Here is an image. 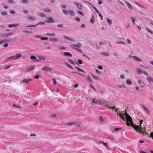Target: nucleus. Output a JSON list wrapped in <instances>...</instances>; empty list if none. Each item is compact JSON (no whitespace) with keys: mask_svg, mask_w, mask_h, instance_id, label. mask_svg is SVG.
<instances>
[{"mask_svg":"<svg viewBox=\"0 0 153 153\" xmlns=\"http://www.w3.org/2000/svg\"><path fill=\"white\" fill-rule=\"evenodd\" d=\"M99 119L100 122H103V120L102 117H100Z\"/></svg>","mask_w":153,"mask_h":153,"instance_id":"052dcab7","label":"nucleus"},{"mask_svg":"<svg viewBox=\"0 0 153 153\" xmlns=\"http://www.w3.org/2000/svg\"><path fill=\"white\" fill-rule=\"evenodd\" d=\"M99 103L101 104V105H103L104 104H105L104 106H106L107 108H109L111 109H116L117 110L116 111H117V109H116V107L115 106H113V107L112 106H109L108 105H107L106 104V102L105 101H103L102 100H100L99 102Z\"/></svg>","mask_w":153,"mask_h":153,"instance_id":"f03ea898","label":"nucleus"},{"mask_svg":"<svg viewBox=\"0 0 153 153\" xmlns=\"http://www.w3.org/2000/svg\"><path fill=\"white\" fill-rule=\"evenodd\" d=\"M49 40L51 41L57 42L58 41V39L56 38H50L49 39Z\"/></svg>","mask_w":153,"mask_h":153,"instance_id":"5701e85b","label":"nucleus"},{"mask_svg":"<svg viewBox=\"0 0 153 153\" xmlns=\"http://www.w3.org/2000/svg\"><path fill=\"white\" fill-rule=\"evenodd\" d=\"M95 21V17L93 15H91V18L90 19V22H91L94 24Z\"/></svg>","mask_w":153,"mask_h":153,"instance_id":"a211bd4d","label":"nucleus"},{"mask_svg":"<svg viewBox=\"0 0 153 153\" xmlns=\"http://www.w3.org/2000/svg\"><path fill=\"white\" fill-rule=\"evenodd\" d=\"M19 24H10L8 25V26L10 28L13 27H16L18 26Z\"/></svg>","mask_w":153,"mask_h":153,"instance_id":"dca6fc26","label":"nucleus"},{"mask_svg":"<svg viewBox=\"0 0 153 153\" xmlns=\"http://www.w3.org/2000/svg\"><path fill=\"white\" fill-rule=\"evenodd\" d=\"M77 12L79 14L82 16H83L84 15V13L79 11L78 10Z\"/></svg>","mask_w":153,"mask_h":153,"instance_id":"c03bdc74","label":"nucleus"},{"mask_svg":"<svg viewBox=\"0 0 153 153\" xmlns=\"http://www.w3.org/2000/svg\"><path fill=\"white\" fill-rule=\"evenodd\" d=\"M137 73L138 75L141 74L143 73V71L141 69L137 68Z\"/></svg>","mask_w":153,"mask_h":153,"instance_id":"4468645a","label":"nucleus"},{"mask_svg":"<svg viewBox=\"0 0 153 153\" xmlns=\"http://www.w3.org/2000/svg\"><path fill=\"white\" fill-rule=\"evenodd\" d=\"M43 11L45 12L50 13L51 12V10L50 9H44L43 10Z\"/></svg>","mask_w":153,"mask_h":153,"instance_id":"bb28decb","label":"nucleus"},{"mask_svg":"<svg viewBox=\"0 0 153 153\" xmlns=\"http://www.w3.org/2000/svg\"><path fill=\"white\" fill-rule=\"evenodd\" d=\"M23 32L27 33H32L31 32H30V31H27V30H23Z\"/></svg>","mask_w":153,"mask_h":153,"instance_id":"e2e57ef3","label":"nucleus"},{"mask_svg":"<svg viewBox=\"0 0 153 153\" xmlns=\"http://www.w3.org/2000/svg\"><path fill=\"white\" fill-rule=\"evenodd\" d=\"M76 5L77 8L80 10H82L83 9L82 7L81 4L77 2H75L74 3Z\"/></svg>","mask_w":153,"mask_h":153,"instance_id":"0eeeda50","label":"nucleus"},{"mask_svg":"<svg viewBox=\"0 0 153 153\" xmlns=\"http://www.w3.org/2000/svg\"><path fill=\"white\" fill-rule=\"evenodd\" d=\"M12 66H13V65H9L8 66H6L5 68L4 69L5 70H7L9 68H10Z\"/></svg>","mask_w":153,"mask_h":153,"instance_id":"864d4df0","label":"nucleus"},{"mask_svg":"<svg viewBox=\"0 0 153 153\" xmlns=\"http://www.w3.org/2000/svg\"><path fill=\"white\" fill-rule=\"evenodd\" d=\"M84 2H85V3H88L89 4H90V5L91 6V7H93V8L96 11V12L97 13H99V12L98 11V10L95 7H94V6L91 3H90L88 1H85Z\"/></svg>","mask_w":153,"mask_h":153,"instance_id":"1a4fd4ad","label":"nucleus"},{"mask_svg":"<svg viewBox=\"0 0 153 153\" xmlns=\"http://www.w3.org/2000/svg\"><path fill=\"white\" fill-rule=\"evenodd\" d=\"M131 19L132 20V22L134 24H135V21L136 20V19L134 17H131Z\"/></svg>","mask_w":153,"mask_h":153,"instance_id":"c85d7f7f","label":"nucleus"},{"mask_svg":"<svg viewBox=\"0 0 153 153\" xmlns=\"http://www.w3.org/2000/svg\"><path fill=\"white\" fill-rule=\"evenodd\" d=\"M27 18L28 19H31L32 20H35L36 19V18L34 17L28 16Z\"/></svg>","mask_w":153,"mask_h":153,"instance_id":"393cba45","label":"nucleus"},{"mask_svg":"<svg viewBox=\"0 0 153 153\" xmlns=\"http://www.w3.org/2000/svg\"><path fill=\"white\" fill-rule=\"evenodd\" d=\"M45 24V22H39L37 23V25H44Z\"/></svg>","mask_w":153,"mask_h":153,"instance_id":"79ce46f5","label":"nucleus"},{"mask_svg":"<svg viewBox=\"0 0 153 153\" xmlns=\"http://www.w3.org/2000/svg\"><path fill=\"white\" fill-rule=\"evenodd\" d=\"M78 63L80 64V65H82V61L81 59H79L78 60Z\"/></svg>","mask_w":153,"mask_h":153,"instance_id":"49530a36","label":"nucleus"},{"mask_svg":"<svg viewBox=\"0 0 153 153\" xmlns=\"http://www.w3.org/2000/svg\"><path fill=\"white\" fill-rule=\"evenodd\" d=\"M72 46H73L76 47L78 48H79L81 47L82 45H81V44L80 43H78L76 45H75V44L73 45Z\"/></svg>","mask_w":153,"mask_h":153,"instance_id":"aec40b11","label":"nucleus"},{"mask_svg":"<svg viewBox=\"0 0 153 153\" xmlns=\"http://www.w3.org/2000/svg\"><path fill=\"white\" fill-rule=\"evenodd\" d=\"M69 13L71 16H74L75 14L74 12L72 10H70L69 11Z\"/></svg>","mask_w":153,"mask_h":153,"instance_id":"7c9ffc66","label":"nucleus"},{"mask_svg":"<svg viewBox=\"0 0 153 153\" xmlns=\"http://www.w3.org/2000/svg\"><path fill=\"white\" fill-rule=\"evenodd\" d=\"M71 47L72 48H73L74 49H75L76 50H77V51H78L79 52H80V53H83V52L81 50H79V49H78L77 48H74L73 47H72V46H71Z\"/></svg>","mask_w":153,"mask_h":153,"instance_id":"58836bf2","label":"nucleus"},{"mask_svg":"<svg viewBox=\"0 0 153 153\" xmlns=\"http://www.w3.org/2000/svg\"><path fill=\"white\" fill-rule=\"evenodd\" d=\"M63 55L65 56H68L69 57H72V55L69 52H65L63 53Z\"/></svg>","mask_w":153,"mask_h":153,"instance_id":"6e6552de","label":"nucleus"},{"mask_svg":"<svg viewBox=\"0 0 153 153\" xmlns=\"http://www.w3.org/2000/svg\"><path fill=\"white\" fill-rule=\"evenodd\" d=\"M32 79H23L22 81L20 82V83H24V82L26 83L27 84L30 81L32 80Z\"/></svg>","mask_w":153,"mask_h":153,"instance_id":"39448f33","label":"nucleus"},{"mask_svg":"<svg viewBox=\"0 0 153 153\" xmlns=\"http://www.w3.org/2000/svg\"><path fill=\"white\" fill-rule=\"evenodd\" d=\"M58 47L59 48V50L65 49L66 48V47L62 46H59Z\"/></svg>","mask_w":153,"mask_h":153,"instance_id":"a19ab883","label":"nucleus"},{"mask_svg":"<svg viewBox=\"0 0 153 153\" xmlns=\"http://www.w3.org/2000/svg\"><path fill=\"white\" fill-rule=\"evenodd\" d=\"M22 56V54L21 53H17L16 54V56H13L7 58L8 59H10L12 58H14V60L18 59V58L21 57Z\"/></svg>","mask_w":153,"mask_h":153,"instance_id":"20e7f679","label":"nucleus"},{"mask_svg":"<svg viewBox=\"0 0 153 153\" xmlns=\"http://www.w3.org/2000/svg\"><path fill=\"white\" fill-rule=\"evenodd\" d=\"M64 37L65 39H67L69 40H70V38L68 37H67V36H64Z\"/></svg>","mask_w":153,"mask_h":153,"instance_id":"338daca9","label":"nucleus"},{"mask_svg":"<svg viewBox=\"0 0 153 153\" xmlns=\"http://www.w3.org/2000/svg\"><path fill=\"white\" fill-rule=\"evenodd\" d=\"M8 2L10 3H15V1L13 0H9L8 1Z\"/></svg>","mask_w":153,"mask_h":153,"instance_id":"603ef678","label":"nucleus"},{"mask_svg":"<svg viewBox=\"0 0 153 153\" xmlns=\"http://www.w3.org/2000/svg\"><path fill=\"white\" fill-rule=\"evenodd\" d=\"M134 57L133 59L134 61L138 62H141V59L137 56H134Z\"/></svg>","mask_w":153,"mask_h":153,"instance_id":"ddd939ff","label":"nucleus"},{"mask_svg":"<svg viewBox=\"0 0 153 153\" xmlns=\"http://www.w3.org/2000/svg\"><path fill=\"white\" fill-rule=\"evenodd\" d=\"M38 15L39 16H41L43 18H46L47 17V16L45 14H44V13H38Z\"/></svg>","mask_w":153,"mask_h":153,"instance_id":"f3484780","label":"nucleus"},{"mask_svg":"<svg viewBox=\"0 0 153 153\" xmlns=\"http://www.w3.org/2000/svg\"><path fill=\"white\" fill-rule=\"evenodd\" d=\"M62 12L64 14H65L66 15H68V13H69V12L65 10H63Z\"/></svg>","mask_w":153,"mask_h":153,"instance_id":"c9c22d12","label":"nucleus"},{"mask_svg":"<svg viewBox=\"0 0 153 153\" xmlns=\"http://www.w3.org/2000/svg\"><path fill=\"white\" fill-rule=\"evenodd\" d=\"M21 1L24 3H28V0H22Z\"/></svg>","mask_w":153,"mask_h":153,"instance_id":"09e8293b","label":"nucleus"},{"mask_svg":"<svg viewBox=\"0 0 153 153\" xmlns=\"http://www.w3.org/2000/svg\"><path fill=\"white\" fill-rule=\"evenodd\" d=\"M120 78L121 79H124V78H125V76L123 75H120Z\"/></svg>","mask_w":153,"mask_h":153,"instance_id":"0e129e2a","label":"nucleus"},{"mask_svg":"<svg viewBox=\"0 0 153 153\" xmlns=\"http://www.w3.org/2000/svg\"><path fill=\"white\" fill-rule=\"evenodd\" d=\"M13 105L14 107L17 108H20V107L18 105H16L15 104H13Z\"/></svg>","mask_w":153,"mask_h":153,"instance_id":"de8ad7c7","label":"nucleus"},{"mask_svg":"<svg viewBox=\"0 0 153 153\" xmlns=\"http://www.w3.org/2000/svg\"><path fill=\"white\" fill-rule=\"evenodd\" d=\"M52 80L53 81V83L55 85H56V81L54 79H53Z\"/></svg>","mask_w":153,"mask_h":153,"instance_id":"bf43d9fd","label":"nucleus"},{"mask_svg":"<svg viewBox=\"0 0 153 153\" xmlns=\"http://www.w3.org/2000/svg\"><path fill=\"white\" fill-rule=\"evenodd\" d=\"M10 39H4V40L1 41V42H9L10 41Z\"/></svg>","mask_w":153,"mask_h":153,"instance_id":"f704fd0d","label":"nucleus"},{"mask_svg":"<svg viewBox=\"0 0 153 153\" xmlns=\"http://www.w3.org/2000/svg\"><path fill=\"white\" fill-rule=\"evenodd\" d=\"M35 69V67L33 66H32L31 67H27V68L26 70V72H28L31 70H33Z\"/></svg>","mask_w":153,"mask_h":153,"instance_id":"f8f14e48","label":"nucleus"},{"mask_svg":"<svg viewBox=\"0 0 153 153\" xmlns=\"http://www.w3.org/2000/svg\"><path fill=\"white\" fill-rule=\"evenodd\" d=\"M106 21L107 23L110 25H111L112 23V21L111 19L108 18H106Z\"/></svg>","mask_w":153,"mask_h":153,"instance_id":"412c9836","label":"nucleus"},{"mask_svg":"<svg viewBox=\"0 0 153 153\" xmlns=\"http://www.w3.org/2000/svg\"><path fill=\"white\" fill-rule=\"evenodd\" d=\"M91 76H92V78L94 79H95V80H98L99 79V78L96 76H94V75L92 74H91Z\"/></svg>","mask_w":153,"mask_h":153,"instance_id":"b1692460","label":"nucleus"},{"mask_svg":"<svg viewBox=\"0 0 153 153\" xmlns=\"http://www.w3.org/2000/svg\"><path fill=\"white\" fill-rule=\"evenodd\" d=\"M142 106L143 107V109H144V110L145 111H146L149 114V111H148V109H147V108L146 107H145V106H144V105H142Z\"/></svg>","mask_w":153,"mask_h":153,"instance_id":"c756f323","label":"nucleus"},{"mask_svg":"<svg viewBox=\"0 0 153 153\" xmlns=\"http://www.w3.org/2000/svg\"><path fill=\"white\" fill-rule=\"evenodd\" d=\"M125 2L127 5L128 8L131 10L133 9V7L127 1H125Z\"/></svg>","mask_w":153,"mask_h":153,"instance_id":"9b49d317","label":"nucleus"},{"mask_svg":"<svg viewBox=\"0 0 153 153\" xmlns=\"http://www.w3.org/2000/svg\"><path fill=\"white\" fill-rule=\"evenodd\" d=\"M75 68L79 71L82 72L84 73H85V71H84L83 70H82V69L78 67L77 66H75Z\"/></svg>","mask_w":153,"mask_h":153,"instance_id":"a878e982","label":"nucleus"},{"mask_svg":"<svg viewBox=\"0 0 153 153\" xmlns=\"http://www.w3.org/2000/svg\"><path fill=\"white\" fill-rule=\"evenodd\" d=\"M140 125H141V124H142V123H143V120H140ZM139 128H141V129H139V130H136L134 128L136 131H137L138 132H139L140 133H143V132L142 131V127H141V126H140V127H139Z\"/></svg>","mask_w":153,"mask_h":153,"instance_id":"9d476101","label":"nucleus"},{"mask_svg":"<svg viewBox=\"0 0 153 153\" xmlns=\"http://www.w3.org/2000/svg\"><path fill=\"white\" fill-rule=\"evenodd\" d=\"M146 79L149 82H153V79L151 76L148 77L146 78Z\"/></svg>","mask_w":153,"mask_h":153,"instance_id":"6ab92c4d","label":"nucleus"},{"mask_svg":"<svg viewBox=\"0 0 153 153\" xmlns=\"http://www.w3.org/2000/svg\"><path fill=\"white\" fill-rule=\"evenodd\" d=\"M30 58L32 59H36V57L33 56H31L30 57Z\"/></svg>","mask_w":153,"mask_h":153,"instance_id":"3c124183","label":"nucleus"},{"mask_svg":"<svg viewBox=\"0 0 153 153\" xmlns=\"http://www.w3.org/2000/svg\"><path fill=\"white\" fill-rule=\"evenodd\" d=\"M117 109V114L119 115V116L124 121H125L126 120H127L126 122V125L127 126H131L133 128H134L136 130H139L141 129V128H140L139 127V126H136V125H134V123H133L132 119L131 118V117L130 115H129L128 114H126V112L125 110H123V113H125L123 114V115L126 116V118L124 117L123 114H122L121 113H120L119 114L118 113V110L119 109ZM116 110V112L117 110Z\"/></svg>","mask_w":153,"mask_h":153,"instance_id":"f257e3e1","label":"nucleus"},{"mask_svg":"<svg viewBox=\"0 0 153 153\" xmlns=\"http://www.w3.org/2000/svg\"><path fill=\"white\" fill-rule=\"evenodd\" d=\"M48 39V38L45 37H41V39L42 40H47Z\"/></svg>","mask_w":153,"mask_h":153,"instance_id":"ea45409f","label":"nucleus"},{"mask_svg":"<svg viewBox=\"0 0 153 153\" xmlns=\"http://www.w3.org/2000/svg\"><path fill=\"white\" fill-rule=\"evenodd\" d=\"M56 36V34L54 33H51V35H50V36Z\"/></svg>","mask_w":153,"mask_h":153,"instance_id":"774afa93","label":"nucleus"},{"mask_svg":"<svg viewBox=\"0 0 153 153\" xmlns=\"http://www.w3.org/2000/svg\"><path fill=\"white\" fill-rule=\"evenodd\" d=\"M65 64L66 65H67L71 69H74L73 68L71 65H69L67 63H65Z\"/></svg>","mask_w":153,"mask_h":153,"instance_id":"a18cd8bd","label":"nucleus"},{"mask_svg":"<svg viewBox=\"0 0 153 153\" xmlns=\"http://www.w3.org/2000/svg\"><path fill=\"white\" fill-rule=\"evenodd\" d=\"M1 15L2 16H7L8 13H7L6 12H2L1 13Z\"/></svg>","mask_w":153,"mask_h":153,"instance_id":"e433bc0d","label":"nucleus"},{"mask_svg":"<svg viewBox=\"0 0 153 153\" xmlns=\"http://www.w3.org/2000/svg\"><path fill=\"white\" fill-rule=\"evenodd\" d=\"M75 20L78 22H79L80 21L79 18L78 17H75Z\"/></svg>","mask_w":153,"mask_h":153,"instance_id":"8fccbe9b","label":"nucleus"},{"mask_svg":"<svg viewBox=\"0 0 153 153\" xmlns=\"http://www.w3.org/2000/svg\"><path fill=\"white\" fill-rule=\"evenodd\" d=\"M45 22L47 23H54L55 21L51 17H48L47 19V20H45Z\"/></svg>","mask_w":153,"mask_h":153,"instance_id":"7ed1b4c3","label":"nucleus"},{"mask_svg":"<svg viewBox=\"0 0 153 153\" xmlns=\"http://www.w3.org/2000/svg\"><path fill=\"white\" fill-rule=\"evenodd\" d=\"M126 42H127V43L128 44H130L131 43V42L130 40L128 39H127Z\"/></svg>","mask_w":153,"mask_h":153,"instance_id":"6e6d98bb","label":"nucleus"},{"mask_svg":"<svg viewBox=\"0 0 153 153\" xmlns=\"http://www.w3.org/2000/svg\"><path fill=\"white\" fill-rule=\"evenodd\" d=\"M10 13L11 14H14L16 13V12L15 11L13 10H10Z\"/></svg>","mask_w":153,"mask_h":153,"instance_id":"5fc2aeb1","label":"nucleus"},{"mask_svg":"<svg viewBox=\"0 0 153 153\" xmlns=\"http://www.w3.org/2000/svg\"><path fill=\"white\" fill-rule=\"evenodd\" d=\"M97 68L99 69L102 70V69L103 67L102 65H99L98 66Z\"/></svg>","mask_w":153,"mask_h":153,"instance_id":"4d7b16f0","label":"nucleus"},{"mask_svg":"<svg viewBox=\"0 0 153 153\" xmlns=\"http://www.w3.org/2000/svg\"><path fill=\"white\" fill-rule=\"evenodd\" d=\"M98 13V15L101 18V20H102L103 19V17L99 13Z\"/></svg>","mask_w":153,"mask_h":153,"instance_id":"69168bd1","label":"nucleus"},{"mask_svg":"<svg viewBox=\"0 0 153 153\" xmlns=\"http://www.w3.org/2000/svg\"><path fill=\"white\" fill-rule=\"evenodd\" d=\"M116 44H124V45H125V43L123 42H122V41H118V42H116Z\"/></svg>","mask_w":153,"mask_h":153,"instance_id":"4c0bfd02","label":"nucleus"},{"mask_svg":"<svg viewBox=\"0 0 153 153\" xmlns=\"http://www.w3.org/2000/svg\"><path fill=\"white\" fill-rule=\"evenodd\" d=\"M8 36L7 34H1L0 35V38H6Z\"/></svg>","mask_w":153,"mask_h":153,"instance_id":"4be33fe9","label":"nucleus"},{"mask_svg":"<svg viewBox=\"0 0 153 153\" xmlns=\"http://www.w3.org/2000/svg\"><path fill=\"white\" fill-rule=\"evenodd\" d=\"M98 143H101L104 146H105L107 148H108V146L107 145V144L106 143H104L102 141H99L98 142Z\"/></svg>","mask_w":153,"mask_h":153,"instance_id":"cd10ccee","label":"nucleus"},{"mask_svg":"<svg viewBox=\"0 0 153 153\" xmlns=\"http://www.w3.org/2000/svg\"><path fill=\"white\" fill-rule=\"evenodd\" d=\"M42 69L43 70L46 71H52V69L49 66H46L43 67L42 68Z\"/></svg>","mask_w":153,"mask_h":153,"instance_id":"423d86ee","label":"nucleus"},{"mask_svg":"<svg viewBox=\"0 0 153 153\" xmlns=\"http://www.w3.org/2000/svg\"><path fill=\"white\" fill-rule=\"evenodd\" d=\"M39 58L41 59L44 60L45 59V57H42L41 56H40L39 57Z\"/></svg>","mask_w":153,"mask_h":153,"instance_id":"680f3d73","label":"nucleus"},{"mask_svg":"<svg viewBox=\"0 0 153 153\" xmlns=\"http://www.w3.org/2000/svg\"><path fill=\"white\" fill-rule=\"evenodd\" d=\"M146 30H147L149 32V33H152V34H153V32H152V31H151L149 29H148V28H146Z\"/></svg>","mask_w":153,"mask_h":153,"instance_id":"13d9d810","label":"nucleus"},{"mask_svg":"<svg viewBox=\"0 0 153 153\" xmlns=\"http://www.w3.org/2000/svg\"><path fill=\"white\" fill-rule=\"evenodd\" d=\"M101 53L102 55L105 56H109V54L105 52H102Z\"/></svg>","mask_w":153,"mask_h":153,"instance_id":"473e14b6","label":"nucleus"},{"mask_svg":"<svg viewBox=\"0 0 153 153\" xmlns=\"http://www.w3.org/2000/svg\"><path fill=\"white\" fill-rule=\"evenodd\" d=\"M126 84L128 85H131L132 84V82L130 80L128 79L126 80Z\"/></svg>","mask_w":153,"mask_h":153,"instance_id":"2f4dec72","label":"nucleus"},{"mask_svg":"<svg viewBox=\"0 0 153 153\" xmlns=\"http://www.w3.org/2000/svg\"><path fill=\"white\" fill-rule=\"evenodd\" d=\"M73 123L74 125H76L78 127H79L82 124L81 122L80 121L73 122Z\"/></svg>","mask_w":153,"mask_h":153,"instance_id":"2eb2a0df","label":"nucleus"},{"mask_svg":"<svg viewBox=\"0 0 153 153\" xmlns=\"http://www.w3.org/2000/svg\"><path fill=\"white\" fill-rule=\"evenodd\" d=\"M87 79L89 82H92V81L91 79V78L88 75L87 76Z\"/></svg>","mask_w":153,"mask_h":153,"instance_id":"72a5a7b5","label":"nucleus"},{"mask_svg":"<svg viewBox=\"0 0 153 153\" xmlns=\"http://www.w3.org/2000/svg\"><path fill=\"white\" fill-rule=\"evenodd\" d=\"M68 61L69 62L72 64L75 65V64L74 62L71 60V59H68Z\"/></svg>","mask_w":153,"mask_h":153,"instance_id":"37998d69","label":"nucleus"}]
</instances>
